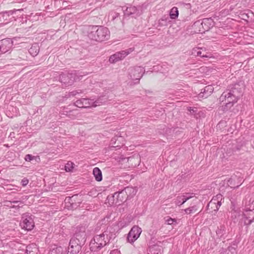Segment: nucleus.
I'll return each instance as SVG.
<instances>
[{
  "label": "nucleus",
  "instance_id": "4c0bfd02",
  "mask_svg": "<svg viewBox=\"0 0 254 254\" xmlns=\"http://www.w3.org/2000/svg\"><path fill=\"white\" fill-rule=\"evenodd\" d=\"M6 203H10V204H12V203H14V204H18L19 203H20V204L21 203V202L20 201H6Z\"/></svg>",
  "mask_w": 254,
  "mask_h": 254
},
{
  "label": "nucleus",
  "instance_id": "9b49d317",
  "mask_svg": "<svg viewBox=\"0 0 254 254\" xmlns=\"http://www.w3.org/2000/svg\"><path fill=\"white\" fill-rule=\"evenodd\" d=\"M13 46V42L10 39H4L0 41V51L5 53L10 50Z\"/></svg>",
  "mask_w": 254,
  "mask_h": 254
},
{
  "label": "nucleus",
  "instance_id": "ddd939ff",
  "mask_svg": "<svg viewBox=\"0 0 254 254\" xmlns=\"http://www.w3.org/2000/svg\"><path fill=\"white\" fill-rule=\"evenodd\" d=\"M76 110H70L68 107H63L61 108L60 113L62 115H66L68 118L74 119L77 117V114L76 113Z\"/></svg>",
  "mask_w": 254,
  "mask_h": 254
},
{
  "label": "nucleus",
  "instance_id": "ea45409f",
  "mask_svg": "<svg viewBox=\"0 0 254 254\" xmlns=\"http://www.w3.org/2000/svg\"><path fill=\"white\" fill-rule=\"evenodd\" d=\"M10 207H11V208H16L17 207H19L20 206H19V204H18L17 205H13L12 206H10Z\"/></svg>",
  "mask_w": 254,
  "mask_h": 254
},
{
  "label": "nucleus",
  "instance_id": "e433bc0d",
  "mask_svg": "<svg viewBox=\"0 0 254 254\" xmlns=\"http://www.w3.org/2000/svg\"><path fill=\"white\" fill-rule=\"evenodd\" d=\"M110 254H121V253L118 250L115 249L112 251Z\"/></svg>",
  "mask_w": 254,
  "mask_h": 254
},
{
  "label": "nucleus",
  "instance_id": "412c9836",
  "mask_svg": "<svg viewBox=\"0 0 254 254\" xmlns=\"http://www.w3.org/2000/svg\"><path fill=\"white\" fill-rule=\"evenodd\" d=\"M107 101V99L104 98V97H100L98 98L96 100H93V107H95L98 106H100L104 103H105Z\"/></svg>",
  "mask_w": 254,
  "mask_h": 254
},
{
  "label": "nucleus",
  "instance_id": "c756f323",
  "mask_svg": "<svg viewBox=\"0 0 254 254\" xmlns=\"http://www.w3.org/2000/svg\"><path fill=\"white\" fill-rule=\"evenodd\" d=\"M192 196L190 195L189 193H186V195H181L180 198H184L183 202L181 203V204H184L188 200L191 198Z\"/></svg>",
  "mask_w": 254,
  "mask_h": 254
},
{
  "label": "nucleus",
  "instance_id": "0eeeda50",
  "mask_svg": "<svg viewBox=\"0 0 254 254\" xmlns=\"http://www.w3.org/2000/svg\"><path fill=\"white\" fill-rule=\"evenodd\" d=\"M242 221L244 222L245 225H249L254 221V208L252 209H246L245 211L243 212V218Z\"/></svg>",
  "mask_w": 254,
  "mask_h": 254
},
{
  "label": "nucleus",
  "instance_id": "2eb2a0df",
  "mask_svg": "<svg viewBox=\"0 0 254 254\" xmlns=\"http://www.w3.org/2000/svg\"><path fill=\"white\" fill-rule=\"evenodd\" d=\"M85 228L84 226H81L77 228V230L75 233V240L79 242L80 239L84 240L85 237Z\"/></svg>",
  "mask_w": 254,
  "mask_h": 254
},
{
  "label": "nucleus",
  "instance_id": "37998d69",
  "mask_svg": "<svg viewBox=\"0 0 254 254\" xmlns=\"http://www.w3.org/2000/svg\"><path fill=\"white\" fill-rule=\"evenodd\" d=\"M0 243H1V241H0Z\"/></svg>",
  "mask_w": 254,
  "mask_h": 254
},
{
  "label": "nucleus",
  "instance_id": "c85d7f7f",
  "mask_svg": "<svg viewBox=\"0 0 254 254\" xmlns=\"http://www.w3.org/2000/svg\"><path fill=\"white\" fill-rule=\"evenodd\" d=\"M165 223L168 225H172L174 223H176V220L175 219H173L170 217H167L165 218Z\"/></svg>",
  "mask_w": 254,
  "mask_h": 254
},
{
  "label": "nucleus",
  "instance_id": "1a4fd4ad",
  "mask_svg": "<svg viewBox=\"0 0 254 254\" xmlns=\"http://www.w3.org/2000/svg\"><path fill=\"white\" fill-rule=\"evenodd\" d=\"M93 100L88 98H81L77 100L74 105L78 108H87L93 107Z\"/></svg>",
  "mask_w": 254,
  "mask_h": 254
},
{
  "label": "nucleus",
  "instance_id": "58836bf2",
  "mask_svg": "<svg viewBox=\"0 0 254 254\" xmlns=\"http://www.w3.org/2000/svg\"><path fill=\"white\" fill-rule=\"evenodd\" d=\"M14 11H13V10H10V11H8L7 12H6V13L8 14V15H12L13 14Z\"/></svg>",
  "mask_w": 254,
  "mask_h": 254
},
{
  "label": "nucleus",
  "instance_id": "f03ea898",
  "mask_svg": "<svg viewBox=\"0 0 254 254\" xmlns=\"http://www.w3.org/2000/svg\"><path fill=\"white\" fill-rule=\"evenodd\" d=\"M88 37L91 40L102 42L110 37V31L103 26H90L88 29Z\"/></svg>",
  "mask_w": 254,
  "mask_h": 254
},
{
  "label": "nucleus",
  "instance_id": "a211bd4d",
  "mask_svg": "<svg viewBox=\"0 0 254 254\" xmlns=\"http://www.w3.org/2000/svg\"><path fill=\"white\" fill-rule=\"evenodd\" d=\"M126 14L127 15L136 14V15L140 14L139 10L135 6L127 7L126 10Z\"/></svg>",
  "mask_w": 254,
  "mask_h": 254
},
{
  "label": "nucleus",
  "instance_id": "7c9ffc66",
  "mask_svg": "<svg viewBox=\"0 0 254 254\" xmlns=\"http://www.w3.org/2000/svg\"><path fill=\"white\" fill-rule=\"evenodd\" d=\"M235 180V179H233V178H231L230 180H228V184L229 185H232L231 186V188H237L240 185H237L236 186H235L234 184L233 185L232 184V182Z\"/></svg>",
  "mask_w": 254,
  "mask_h": 254
},
{
  "label": "nucleus",
  "instance_id": "9d476101",
  "mask_svg": "<svg viewBox=\"0 0 254 254\" xmlns=\"http://www.w3.org/2000/svg\"><path fill=\"white\" fill-rule=\"evenodd\" d=\"M80 248L81 247L78 242H77L74 238H72L69 242L67 254H76L79 252Z\"/></svg>",
  "mask_w": 254,
  "mask_h": 254
},
{
  "label": "nucleus",
  "instance_id": "aec40b11",
  "mask_svg": "<svg viewBox=\"0 0 254 254\" xmlns=\"http://www.w3.org/2000/svg\"><path fill=\"white\" fill-rule=\"evenodd\" d=\"M39 52V48L38 45L34 44L32 46L29 50L30 54L33 57L37 55Z\"/></svg>",
  "mask_w": 254,
  "mask_h": 254
},
{
  "label": "nucleus",
  "instance_id": "dca6fc26",
  "mask_svg": "<svg viewBox=\"0 0 254 254\" xmlns=\"http://www.w3.org/2000/svg\"><path fill=\"white\" fill-rule=\"evenodd\" d=\"M130 190V188H126L124 190L121 191H119V192H115L113 197L115 198H117L118 199V202H119L120 201V202H123L124 200V198H123V195L125 194V193H127V191H128V190Z\"/></svg>",
  "mask_w": 254,
  "mask_h": 254
},
{
  "label": "nucleus",
  "instance_id": "39448f33",
  "mask_svg": "<svg viewBox=\"0 0 254 254\" xmlns=\"http://www.w3.org/2000/svg\"><path fill=\"white\" fill-rule=\"evenodd\" d=\"M133 51L134 48H130L127 50L117 52L110 57L109 61L111 64H114L117 62L123 60L126 56L132 52Z\"/></svg>",
  "mask_w": 254,
  "mask_h": 254
},
{
  "label": "nucleus",
  "instance_id": "f8f14e48",
  "mask_svg": "<svg viewBox=\"0 0 254 254\" xmlns=\"http://www.w3.org/2000/svg\"><path fill=\"white\" fill-rule=\"evenodd\" d=\"M59 79L62 83L65 84L71 85L74 80L73 73H62L60 75Z\"/></svg>",
  "mask_w": 254,
  "mask_h": 254
},
{
  "label": "nucleus",
  "instance_id": "f257e3e1",
  "mask_svg": "<svg viewBox=\"0 0 254 254\" xmlns=\"http://www.w3.org/2000/svg\"><path fill=\"white\" fill-rule=\"evenodd\" d=\"M239 96L240 92L236 87L224 91L219 98V101L222 104L220 107V110L227 112L230 110L237 102Z\"/></svg>",
  "mask_w": 254,
  "mask_h": 254
},
{
  "label": "nucleus",
  "instance_id": "b1692460",
  "mask_svg": "<svg viewBox=\"0 0 254 254\" xmlns=\"http://www.w3.org/2000/svg\"><path fill=\"white\" fill-rule=\"evenodd\" d=\"M37 248L35 245H30L27 247L26 253L27 254H35Z\"/></svg>",
  "mask_w": 254,
  "mask_h": 254
},
{
  "label": "nucleus",
  "instance_id": "423d86ee",
  "mask_svg": "<svg viewBox=\"0 0 254 254\" xmlns=\"http://www.w3.org/2000/svg\"><path fill=\"white\" fill-rule=\"evenodd\" d=\"M142 232L141 229L138 226H134L130 230L127 236V241L130 243H133L139 237Z\"/></svg>",
  "mask_w": 254,
  "mask_h": 254
},
{
  "label": "nucleus",
  "instance_id": "f3484780",
  "mask_svg": "<svg viewBox=\"0 0 254 254\" xmlns=\"http://www.w3.org/2000/svg\"><path fill=\"white\" fill-rule=\"evenodd\" d=\"M93 174L95 177V180L100 182L102 180V172L98 167H95L93 169Z\"/></svg>",
  "mask_w": 254,
  "mask_h": 254
},
{
  "label": "nucleus",
  "instance_id": "a878e982",
  "mask_svg": "<svg viewBox=\"0 0 254 254\" xmlns=\"http://www.w3.org/2000/svg\"><path fill=\"white\" fill-rule=\"evenodd\" d=\"M219 200H222V195L220 194H217L215 197H214L212 200L210 201V202L208 204V206L211 205H212L213 204H216V201Z\"/></svg>",
  "mask_w": 254,
  "mask_h": 254
},
{
  "label": "nucleus",
  "instance_id": "72a5a7b5",
  "mask_svg": "<svg viewBox=\"0 0 254 254\" xmlns=\"http://www.w3.org/2000/svg\"><path fill=\"white\" fill-rule=\"evenodd\" d=\"M223 231H224V230H222L221 229H218L217 230H216V234L217 235L221 237L223 235Z\"/></svg>",
  "mask_w": 254,
  "mask_h": 254
},
{
  "label": "nucleus",
  "instance_id": "393cba45",
  "mask_svg": "<svg viewBox=\"0 0 254 254\" xmlns=\"http://www.w3.org/2000/svg\"><path fill=\"white\" fill-rule=\"evenodd\" d=\"M184 211L187 214H192L197 211V208L196 205H194L184 209Z\"/></svg>",
  "mask_w": 254,
  "mask_h": 254
},
{
  "label": "nucleus",
  "instance_id": "cd10ccee",
  "mask_svg": "<svg viewBox=\"0 0 254 254\" xmlns=\"http://www.w3.org/2000/svg\"><path fill=\"white\" fill-rule=\"evenodd\" d=\"M211 21V20H209L208 19H204L202 20V22L201 23V25H202V27L204 28L205 30H208L209 29V27L206 26L207 24L209 23V22Z\"/></svg>",
  "mask_w": 254,
  "mask_h": 254
},
{
  "label": "nucleus",
  "instance_id": "6e6552de",
  "mask_svg": "<svg viewBox=\"0 0 254 254\" xmlns=\"http://www.w3.org/2000/svg\"><path fill=\"white\" fill-rule=\"evenodd\" d=\"M22 220L20 223L22 228L28 231L31 230L33 228L34 223L31 216L23 214Z\"/></svg>",
  "mask_w": 254,
  "mask_h": 254
},
{
  "label": "nucleus",
  "instance_id": "2f4dec72",
  "mask_svg": "<svg viewBox=\"0 0 254 254\" xmlns=\"http://www.w3.org/2000/svg\"><path fill=\"white\" fill-rule=\"evenodd\" d=\"M29 182V180L27 178H24L21 180V184L22 186H26Z\"/></svg>",
  "mask_w": 254,
  "mask_h": 254
},
{
  "label": "nucleus",
  "instance_id": "c9c22d12",
  "mask_svg": "<svg viewBox=\"0 0 254 254\" xmlns=\"http://www.w3.org/2000/svg\"><path fill=\"white\" fill-rule=\"evenodd\" d=\"M216 210H218V209H219V207L221 206V200H218V201H216Z\"/></svg>",
  "mask_w": 254,
  "mask_h": 254
},
{
  "label": "nucleus",
  "instance_id": "4be33fe9",
  "mask_svg": "<svg viewBox=\"0 0 254 254\" xmlns=\"http://www.w3.org/2000/svg\"><path fill=\"white\" fill-rule=\"evenodd\" d=\"M179 11L176 7H173L170 10V16L172 19H176L178 17Z\"/></svg>",
  "mask_w": 254,
  "mask_h": 254
},
{
  "label": "nucleus",
  "instance_id": "bb28decb",
  "mask_svg": "<svg viewBox=\"0 0 254 254\" xmlns=\"http://www.w3.org/2000/svg\"><path fill=\"white\" fill-rule=\"evenodd\" d=\"M74 164L71 161H68L65 165V170L66 172H71L74 168Z\"/></svg>",
  "mask_w": 254,
  "mask_h": 254
},
{
  "label": "nucleus",
  "instance_id": "79ce46f5",
  "mask_svg": "<svg viewBox=\"0 0 254 254\" xmlns=\"http://www.w3.org/2000/svg\"><path fill=\"white\" fill-rule=\"evenodd\" d=\"M115 14H116V16H118V13H115Z\"/></svg>",
  "mask_w": 254,
  "mask_h": 254
},
{
  "label": "nucleus",
  "instance_id": "4468645a",
  "mask_svg": "<svg viewBox=\"0 0 254 254\" xmlns=\"http://www.w3.org/2000/svg\"><path fill=\"white\" fill-rule=\"evenodd\" d=\"M214 88L211 85L205 86L201 90V92L198 94L199 98H207L213 91Z\"/></svg>",
  "mask_w": 254,
  "mask_h": 254
},
{
  "label": "nucleus",
  "instance_id": "20e7f679",
  "mask_svg": "<svg viewBox=\"0 0 254 254\" xmlns=\"http://www.w3.org/2000/svg\"><path fill=\"white\" fill-rule=\"evenodd\" d=\"M145 72L144 68L142 66H137L130 69L129 72V78L134 82L133 84L139 83V81Z\"/></svg>",
  "mask_w": 254,
  "mask_h": 254
},
{
  "label": "nucleus",
  "instance_id": "a19ab883",
  "mask_svg": "<svg viewBox=\"0 0 254 254\" xmlns=\"http://www.w3.org/2000/svg\"><path fill=\"white\" fill-rule=\"evenodd\" d=\"M71 93H72V94L73 95H76V93H75V91H73V92H71Z\"/></svg>",
  "mask_w": 254,
  "mask_h": 254
},
{
  "label": "nucleus",
  "instance_id": "5701e85b",
  "mask_svg": "<svg viewBox=\"0 0 254 254\" xmlns=\"http://www.w3.org/2000/svg\"><path fill=\"white\" fill-rule=\"evenodd\" d=\"M201 54H202V53L200 51V49L199 48L195 47V48H193L192 50L191 54L194 56H200L201 57H207V56L204 55H202Z\"/></svg>",
  "mask_w": 254,
  "mask_h": 254
},
{
  "label": "nucleus",
  "instance_id": "f704fd0d",
  "mask_svg": "<svg viewBox=\"0 0 254 254\" xmlns=\"http://www.w3.org/2000/svg\"><path fill=\"white\" fill-rule=\"evenodd\" d=\"M181 197V196H179L177 197V204L178 205H182L181 204V203L182 202H183V200L184 199V198H180Z\"/></svg>",
  "mask_w": 254,
  "mask_h": 254
},
{
  "label": "nucleus",
  "instance_id": "6ab92c4d",
  "mask_svg": "<svg viewBox=\"0 0 254 254\" xmlns=\"http://www.w3.org/2000/svg\"><path fill=\"white\" fill-rule=\"evenodd\" d=\"M64 250L61 247H56L51 249L49 254H63Z\"/></svg>",
  "mask_w": 254,
  "mask_h": 254
},
{
  "label": "nucleus",
  "instance_id": "7ed1b4c3",
  "mask_svg": "<svg viewBox=\"0 0 254 254\" xmlns=\"http://www.w3.org/2000/svg\"><path fill=\"white\" fill-rule=\"evenodd\" d=\"M108 231L97 235L93 238L90 243V249L92 251H96L105 246L108 242Z\"/></svg>",
  "mask_w": 254,
  "mask_h": 254
},
{
  "label": "nucleus",
  "instance_id": "473e14b6",
  "mask_svg": "<svg viewBox=\"0 0 254 254\" xmlns=\"http://www.w3.org/2000/svg\"><path fill=\"white\" fill-rule=\"evenodd\" d=\"M34 158V156L30 154H27L25 157V160L26 161H30L32 160Z\"/></svg>",
  "mask_w": 254,
  "mask_h": 254
}]
</instances>
